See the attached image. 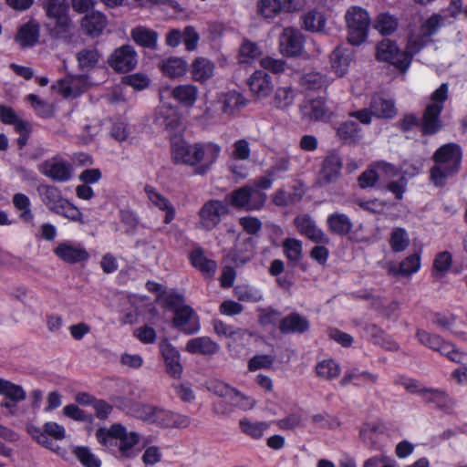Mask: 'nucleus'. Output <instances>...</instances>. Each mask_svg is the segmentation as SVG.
<instances>
[{"label":"nucleus","instance_id":"obj_15","mask_svg":"<svg viewBox=\"0 0 467 467\" xmlns=\"http://www.w3.org/2000/svg\"><path fill=\"white\" fill-rule=\"evenodd\" d=\"M302 118L307 120H324L331 116V111L322 98L306 99L300 105Z\"/></svg>","mask_w":467,"mask_h":467},{"label":"nucleus","instance_id":"obj_46","mask_svg":"<svg viewBox=\"0 0 467 467\" xmlns=\"http://www.w3.org/2000/svg\"><path fill=\"white\" fill-rule=\"evenodd\" d=\"M13 204L20 212L19 217L26 223H31L34 220V214L30 208V200L24 193H16L13 196Z\"/></svg>","mask_w":467,"mask_h":467},{"label":"nucleus","instance_id":"obj_42","mask_svg":"<svg viewBox=\"0 0 467 467\" xmlns=\"http://www.w3.org/2000/svg\"><path fill=\"white\" fill-rule=\"evenodd\" d=\"M239 425L245 435L254 440H259L264 436L265 431L270 427V422L253 421L248 418H244L240 420Z\"/></svg>","mask_w":467,"mask_h":467},{"label":"nucleus","instance_id":"obj_12","mask_svg":"<svg viewBox=\"0 0 467 467\" xmlns=\"http://www.w3.org/2000/svg\"><path fill=\"white\" fill-rule=\"evenodd\" d=\"M249 89L257 100L264 99L270 96L274 89L272 78L263 70H256L247 79Z\"/></svg>","mask_w":467,"mask_h":467},{"label":"nucleus","instance_id":"obj_45","mask_svg":"<svg viewBox=\"0 0 467 467\" xmlns=\"http://www.w3.org/2000/svg\"><path fill=\"white\" fill-rule=\"evenodd\" d=\"M303 23L308 31L323 32L326 26V18L321 12L311 10L304 16Z\"/></svg>","mask_w":467,"mask_h":467},{"label":"nucleus","instance_id":"obj_5","mask_svg":"<svg viewBox=\"0 0 467 467\" xmlns=\"http://www.w3.org/2000/svg\"><path fill=\"white\" fill-rule=\"evenodd\" d=\"M376 55L379 60L388 61L401 71H405L410 64V57L400 52L395 43L389 39H384L378 44Z\"/></svg>","mask_w":467,"mask_h":467},{"label":"nucleus","instance_id":"obj_24","mask_svg":"<svg viewBox=\"0 0 467 467\" xmlns=\"http://www.w3.org/2000/svg\"><path fill=\"white\" fill-rule=\"evenodd\" d=\"M58 87L65 97H77L88 89V78L84 75L67 76L59 80Z\"/></svg>","mask_w":467,"mask_h":467},{"label":"nucleus","instance_id":"obj_61","mask_svg":"<svg viewBox=\"0 0 467 467\" xmlns=\"http://www.w3.org/2000/svg\"><path fill=\"white\" fill-rule=\"evenodd\" d=\"M227 199L233 207L247 211V185L240 187L232 192Z\"/></svg>","mask_w":467,"mask_h":467},{"label":"nucleus","instance_id":"obj_64","mask_svg":"<svg viewBox=\"0 0 467 467\" xmlns=\"http://www.w3.org/2000/svg\"><path fill=\"white\" fill-rule=\"evenodd\" d=\"M442 23L443 18L441 16L433 15L420 26V30L431 39V36L438 31Z\"/></svg>","mask_w":467,"mask_h":467},{"label":"nucleus","instance_id":"obj_50","mask_svg":"<svg viewBox=\"0 0 467 467\" xmlns=\"http://www.w3.org/2000/svg\"><path fill=\"white\" fill-rule=\"evenodd\" d=\"M283 249L285 257L291 262H298L302 257V243L297 239L286 238L283 243Z\"/></svg>","mask_w":467,"mask_h":467},{"label":"nucleus","instance_id":"obj_59","mask_svg":"<svg viewBox=\"0 0 467 467\" xmlns=\"http://www.w3.org/2000/svg\"><path fill=\"white\" fill-rule=\"evenodd\" d=\"M398 26L397 19L389 15L381 14L378 16L375 24V27L382 35H390L393 33Z\"/></svg>","mask_w":467,"mask_h":467},{"label":"nucleus","instance_id":"obj_10","mask_svg":"<svg viewBox=\"0 0 467 467\" xmlns=\"http://www.w3.org/2000/svg\"><path fill=\"white\" fill-rule=\"evenodd\" d=\"M220 151L221 147L215 143H198V149H196L198 155L195 173L200 175L205 174L216 162Z\"/></svg>","mask_w":467,"mask_h":467},{"label":"nucleus","instance_id":"obj_4","mask_svg":"<svg viewBox=\"0 0 467 467\" xmlns=\"http://www.w3.org/2000/svg\"><path fill=\"white\" fill-rule=\"evenodd\" d=\"M43 8L49 19L48 26L57 36L67 33L72 28L68 5L64 0H44Z\"/></svg>","mask_w":467,"mask_h":467},{"label":"nucleus","instance_id":"obj_7","mask_svg":"<svg viewBox=\"0 0 467 467\" xmlns=\"http://www.w3.org/2000/svg\"><path fill=\"white\" fill-rule=\"evenodd\" d=\"M149 421L164 428H186L190 425L191 420L186 415L178 414L162 408L151 406Z\"/></svg>","mask_w":467,"mask_h":467},{"label":"nucleus","instance_id":"obj_37","mask_svg":"<svg viewBox=\"0 0 467 467\" xmlns=\"http://www.w3.org/2000/svg\"><path fill=\"white\" fill-rule=\"evenodd\" d=\"M38 36V25L30 21L19 28L16 36V40L22 47H28L34 46L37 42Z\"/></svg>","mask_w":467,"mask_h":467},{"label":"nucleus","instance_id":"obj_14","mask_svg":"<svg viewBox=\"0 0 467 467\" xmlns=\"http://www.w3.org/2000/svg\"><path fill=\"white\" fill-rule=\"evenodd\" d=\"M198 143L189 144L183 140H177L171 145V158L175 163L189 166L197 165Z\"/></svg>","mask_w":467,"mask_h":467},{"label":"nucleus","instance_id":"obj_62","mask_svg":"<svg viewBox=\"0 0 467 467\" xmlns=\"http://www.w3.org/2000/svg\"><path fill=\"white\" fill-rule=\"evenodd\" d=\"M151 406L152 405L141 404L135 401H128V406L125 410L127 413H130L132 416L140 419L144 421H149L150 414L149 409H151Z\"/></svg>","mask_w":467,"mask_h":467},{"label":"nucleus","instance_id":"obj_13","mask_svg":"<svg viewBox=\"0 0 467 467\" xmlns=\"http://www.w3.org/2000/svg\"><path fill=\"white\" fill-rule=\"evenodd\" d=\"M174 314L172 324L181 331L193 334L200 329L198 317L189 306L176 307Z\"/></svg>","mask_w":467,"mask_h":467},{"label":"nucleus","instance_id":"obj_11","mask_svg":"<svg viewBox=\"0 0 467 467\" xmlns=\"http://www.w3.org/2000/svg\"><path fill=\"white\" fill-rule=\"evenodd\" d=\"M294 224L300 234L305 235L312 242L317 244H328V237L317 226L310 215H297L294 219Z\"/></svg>","mask_w":467,"mask_h":467},{"label":"nucleus","instance_id":"obj_28","mask_svg":"<svg viewBox=\"0 0 467 467\" xmlns=\"http://www.w3.org/2000/svg\"><path fill=\"white\" fill-rule=\"evenodd\" d=\"M190 260L192 265L206 277L213 276L216 272V262L207 258L202 248L193 249L190 254Z\"/></svg>","mask_w":467,"mask_h":467},{"label":"nucleus","instance_id":"obj_60","mask_svg":"<svg viewBox=\"0 0 467 467\" xmlns=\"http://www.w3.org/2000/svg\"><path fill=\"white\" fill-rule=\"evenodd\" d=\"M431 39L428 36H425L422 32H419L417 35H411L409 38L407 49L404 52L412 58L413 55L417 54L421 50V48L430 42Z\"/></svg>","mask_w":467,"mask_h":467},{"label":"nucleus","instance_id":"obj_35","mask_svg":"<svg viewBox=\"0 0 467 467\" xmlns=\"http://www.w3.org/2000/svg\"><path fill=\"white\" fill-rule=\"evenodd\" d=\"M309 328L308 320L297 314L292 313L287 317H284L280 323L279 329L281 332L289 333H304Z\"/></svg>","mask_w":467,"mask_h":467},{"label":"nucleus","instance_id":"obj_52","mask_svg":"<svg viewBox=\"0 0 467 467\" xmlns=\"http://www.w3.org/2000/svg\"><path fill=\"white\" fill-rule=\"evenodd\" d=\"M451 265V255L449 252H441L437 254L433 262L432 275L441 279Z\"/></svg>","mask_w":467,"mask_h":467},{"label":"nucleus","instance_id":"obj_49","mask_svg":"<svg viewBox=\"0 0 467 467\" xmlns=\"http://www.w3.org/2000/svg\"><path fill=\"white\" fill-rule=\"evenodd\" d=\"M100 55L96 48H84L77 53L78 66L82 69L93 68L99 62Z\"/></svg>","mask_w":467,"mask_h":467},{"label":"nucleus","instance_id":"obj_31","mask_svg":"<svg viewBox=\"0 0 467 467\" xmlns=\"http://www.w3.org/2000/svg\"><path fill=\"white\" fill-rule=\"evenodd\" d=\"M37 191L45 205L53 213L58 212L59 206L67 200L63 198L59 189L52 185H40Z\"/></svg>","mask_w":467,"mask_h":467},{"label":"nucleus","instance_id":"obj_36","mask_svg":"<svg viewBox=\"0 0 467 467\" xmlns=\"http://www.w3.org/2000/svg\"><path fill=\"white\" fill-rule=\"evenodd\" d=\"M305 192L301 185L295 186L292 192H287L285 189H278L272 196V201L278 207H286L298 202Z\"/></svg>","mask_w":467,"mask_h":467},{"label":"nucleus","instance_id":"obj_6","mask_svg":"<svg viewBox=\"0 0 467 467\" xmlns=\"http://www.w3.org/2000/svg\"><path fill=\"white\" fill-rule=\"evenodd\" d=\"M417 337L421 344L440 352L451 361L461 362L462 360L463 354L451 343L443 341L439 336L431 335L424 330H418Z\"/></svg>","mask_w":467,"mask_h":467},{"label":"nucleus","instance_id":"obj_20","mask_svg":"<svg viewBox=\"0 0 467 467\" xmlns=\"http://www.w3.org/2000/svg\"><path fill=\"white\" fill-rule=\"evenodd\" d=\"M56 255L67 264L86 262L89 254L81 245H74L70 243H61L54 250Z\"/></svg>","mask_w":467,"mask_h":467},{"label":"nucleus","instance_id":"obj_56","mask_svg":"<svg viewBox=\"0 0 467 467\" xmlns=\"http://www.w3.org/2000/svg\"><path fill=\"white\" fill-rule=\"evenodd\" d=\"M282 10L279 0H260L257 4V12L265 18H273Z\"/></svg>","mask_w":467,"mask_h":467},{"label":"nucleus","instance_id":"obj_16","mask_svg":"<svg viewBox=\"0 0 467 467\" xmlns=\"http://www.w3.org/2000/svg\"><path fill=\"white\" fill-rule=\"evenodd\" d=\"M279 43L284 54L294 57L301 54L304 39L298 29L286 27L280 36Z\"/></svg>","mask_w":467,"mask_h":467},{"label":"nucleus","instance_id":"obj_17","mask_svg":"<svg viewBox=\"0 0 467 467\" xmlns=\"http://www.w3.org/2000/svg\"><path fill=\"white\" fill-rule=\"evenodd\" d=\"M160 349L165 362L167 373L172 378L179 379L182 373L180 353L167 338L161 341Z\"/></svg>","mask_w":467,"mask_h":467},{"label":"nucleus","instance_id":"obj_26","mask_svg":"<svg viewBox=\"0 0 467 467\" xmlns=\"http://www.w3.org/2000/svg\"><path fill=\"white\" fill-rule=\"evenodd\" d=\"M145 192L149 201L154 206L166 213L163 220L164 223H171V222L175 218L176 213L170 201L150 186L145 187Z\"/></svg>","mask_w":467,"mask_h":467},{"label":"nucleus","instance_id":"obj_44","mask_svg":"<svg viewBox=\"0 0 467 467\" xmlns=\"http://www.w3.org/2000/svg\"><path fill=\"white\" fill-rule=\"evenodd\" d=\"M0 395L13 402H19L26 399V392L21 386L3 379H0Z\"/></svg>","mask_w":467,"mask_h":467},{"label":"nucleus","instance_id":"obj_22","mask_svg":"<svg viewBox=\"0 0 467 467\" xmlns=\"http://www.w3.org/2000/svg\"><path fill=\"white\" fill-rule=\"evenodd\" d=\"M155 123L170 133L175 132L181 126V120L176 109L170 105H162L157 109Z\"/></svg>","mask_w":467,"mask_h":467},{"label":"nucleus","instance_id":"obj_43","mask_svg":"<svg viewBox=\"0 0 467 467\" xmlns=\"http://www.w3.org/2000/svg\"><path fill=\"white\" fill-rule=\"evenodd\" d=\"M296 91L291 86L278 88L274 95L273 105L278 109H286L295 100Z\"/></svg>","mask_w":467,"mask_h":467},{"label":"nucleus","instance_id":"obj_33","mask_svg":"<svg viewBox=\"0 0 467 467\" xmlns=\"http://www.w3.org/2000/svg\"><path fill=\"white\" fill-rule=\"evenodd\" d=\"M160 67L163 75L170 78H176L185 75L188 64L182 57H171L161 60Z\"/></svg>","mask_w":467,"mask_h":467},{"label":"nucleus","instance_id":"obj_18","mask_svg":"<svg viewBox=\"0 0 467 467\" xmlns=\"http://www.w3.org/2000/svg\"><path fill=\"white\" fill-rule=\"evenodd\" d=\"M442 109L443 105L439 103H431L425 108L421 119V132L424 135L435 134L441 129L440 115Z\"/></svg>","mask_w":467,"mask_h":467},{"label":"nucleus","instance_id":"obj_39","mask_svg":"<svg viewBox=\"0 0 467 467\" xmlns=\"http://www.w3.org/2000/svg\"><path fill=\"white\" fill-rule=\"evenodd\" d=\"M216 103L221 104L222 112L232 116L244 105V100L241 94L237 92H229L222 95Z\"/></svg>","mask_w":467,"mask_h":467},{"label":"nucleus","instance_id":"obj_1","mask_svg":"<svg viewBox=\"0 0 467 467\" xmlns=\"http://www.w3.org/2000/svg\"><path fill=\"white\" fill-rule=\"evenodd\" d=\"M462 159V151L457 143L441 146L432 156L435 165L431 169V182L436 186H443L447 178L459 171Z\"/></svg>","mask_w":467,"mask_h":467},{"label":"nucleus","instance_id":"obj_38","mask_svg":"<svg viewBox=\"0 0 467 467\" xmlns=\"http://www.w3.org/2000/svg\"><path fill=\"white\" fill-rule=\"evenodd\" d=\"M328 230L337 235H347L352 230L353 224L348 215L333 213L327 220Z\"/></svg>","mask_w":467,"mask_h":467},{"label":"nucleus","instance_id":"obj_27","mask_svg":"<svg viewBox=\"0 0 467 467\" xmlns=\"http://www.w3.org/2000/svg\"><path fill=\"white\" fill-rule=\"evenodd\" d=\"M370 110L375 117L391 119L397 115V109L392 99L375 95L370 101Z\"/></svg>","mask_w":467,"mask_h":467},{"label":"nucleus","instance_id":"obj_58","mask_svg":"<svg viewBox=\"0 0 467 467\" xmlns=\"http://www.w3.org/2000/svg\"><path fill=\"white\" fill-rule=\"evenodd\" d=\"M59 212H56L55 213L64 216L72 222L79 223L80 224H84L85 222L83 220V213L80 210L72 204L69 201L66 200L65 203L59 206Z\"/></svg>","mask_w":467,"mask_h":467},{"label":"nucleus","instance_id":"obj_8","mask_svg":"<svg viewBox=\"0 0 467 467\" xmlns=\"http://www.w3.org/2000/svg\"><path fill=\"white\" fill-rule=\"evenodd\" d=\"M227 213L228 208L223 202L210 200L199 211L200 223L202 228L212 230L219 224L222 216Z\"/></svg>","mask_w":467,"mask_h":467},{"label":"nucleus","instance_id":"obj_23","mask_svg":"<svg viewBox=\"0 0 467 467\" xmlns=\"http://www.w3.org/2000/svg\"><path fill=\"white\" fill-rule=\"evenodd\" d=\"M341 168L342 160L337 154L331 153L327 155L323 161L319 173V182L327 184L336 182L340 175Z\"/></svg>","mask_w":467,"mask_h":467},{"label":"nucleus","instance_id":"obj_55","mask_svg":"<svg viewBox=\"0 0 467 467\" xmlns=\"http://www.w3.org/2000/svg\"><path fill=\"white\" fill-rule=\"evenodd\" d=\"M420 267V258L419 254L407 256L399 265V270H395V275H410L417 272Z\"/></svg>","mask_w":467,"mask_h":467},{"label":"nucleus","instance_id":"obj_3","mask_svg":"<svg viewBox=\"0 0 467 467\" xmlns=\"http://www.w3.org/2000/svg\"><path fill=\"white\" fill-rule=\"evenodd\" d=\"M348 36L351 45L358 46L365 41L370 25L368 13L362 7L351 6L345 16Z\"/></svg>","mask_w":467,"mask_h":467},{"label":"nucleus","instance_id":"obj_34","mask_svg":"<svg viewBox=\"0 0 467 467\" xmlns=\"http://www.w3.org/2000/svg\"><path fill=\"white\" fill-rule=\"evenodd\" d=\"M214 64L205 57H197L192 64L191 73L193 80L203 83L213 76Z\"/></svg>","mask_w":467,"mask_h":467},{"label":"nucleus","instance_id":"obj_9","mask_svg":"<svg viewBox=\"0 0 467 467\" xmlns=\"http://www.w3.org/2000/svg\"><path fill=\"white\" fill-rule=\"evenodd\" d=\"M109 64L116 71H130L137 65V53L131 46L123 45L111 54Z\"/></svg>","mask_w":467,"mask_h":467},{"label":"nucleus","instance_id":"obj_30","mask_svg":"<svg viewBox=\"0 0 467 467\" xmlns=\"http://www.w3.org/2000/svg\"><path fill=\"white\" fill-rule=\"evenodd\" d=\"M351 61V51L347 48L337 47L330 55L331 68L338 77L348 72Z\"/></svg>","mask_w":467,"mask_h":467},{"label":"nucleus","instance_id":"obj_21","mask_svg":"<svg viewBox=\"0 0 467 467\" xmlns=\"http://www.w3.org/2000/svg\"><path fill=\"white\" fill-rule=\"evenodd\" d=\"M40 171L57 182H67L72 176L71 166L67 162L57 159L46 161L41 165Z\"/></svg>","mask_w":467,"mask_h":467},{"label":"nucleus","instance_id":"obj_19","mask_svg":"<svg viewBox=\"0 0 467 467\" xmlns=\"http://www.w3.org/2000/svg\"><path fill=\"white\" fill-rule=\"evenodd\" d=\"M199 88L193 84H180L170 89V96L182 108H192L199 98Z\"/></svg>","mask_w":467,"mask_h":467},{"label":"nucleus","instance_id":"obj_25","mask_svg":"<svg viewBox=\"0 0 467 467\" xmlns=\"http://www.w3.org/2000/svg\"><path fill=\"white\" fill-rule=\"evenodd\" d=\"M80 25L87 35L95 37L102 34L108 25V19L101 12L94 11L83 16Z\"/></svg>","mask_w":467,"mask_h":467},{"label":"nucleus","instance_id":"obj_47","mask_svg":"<svg viewBox=\"0 0 467 467\" xmlns=\"http://www.w3.org/2000/svg\"><path fill=\"white\" fill-rule=\"evenodd\" d=\"M300 85L309 90H318L327 86V79L321 73L310 71L300 78Z\"/></svg>","mask_w":467,"mask_h":467},{"label":"nucleus","instance_id":"obj_54","mask_svg":"<svg viewBox=\"0 0 467 467\" xmlns=\"http://www.w3.org/2000/svg\"><path fill=\"white\" fill-rule=\"evenodd\" d=\"M410 244L407 232L402 228H395L390 235L389 244L391 249L396 252L404 251Z\"/></svg>","mask_w":467,"mask_h":467},{"label":"nucleus","instance_id":"obj_48","mask_svg":"<svg viewBox=\"0 0 467 467\" xmlns=\"http://www.w3.org/2000/svg\"><path fill=\"white\" fill-rule=\"evenodd\" d=\"M318 377L327 380H332L337 378L340 374V367L332 359H327L319 362L316 368Z\"/></svg>","mask_w":467,"mask_h":467},{"label":"nucleus","instance_id":"obj_57","mask_svg":"<svg viewBox=\"0 0 467 467\" xmlns=\"http://www.w3.org/2000/svg\"><path fill=\"white\" fill-rule=\"evenodd\" d=\"M73 454L85 467H100V461L88 447H76L73 450Z\"/></svg>","mask_w":467,"mask_h":467},{"label":"nucleus","instance_id":"obj_63","mask_svg":"<svg viewBox=\"0 0 467 467\" xmlns=\"http://www.w3.org/2000/svg\"><path fill=\"white\" fill-rule=\"evenodd\" d=\"M232 158L239 161H246L250 158V144L245 139L236 140L233 145Z\"/></svg>","mask_w":467,"mask_h":467},{"label":"nucleus","instance_id":"obj_29","mask_svg":"<svg viewBox=\"0 0 467 467\" xmlns=\"http://www.w3.org/2000/svg\"><path fill=\"white\" fill-rule=\"evenodd\" d=\"M185 350L191 354L214 355L219 350V345L209 337H199L189 340Z\"/></svg>","mask_w":467,"mask_h":467},{"label":"nucleus","instance_id":"obj_2","mask_svg":"<svg viewBox=\"0 0 467 467\" xmlns=\"http://www.w3.org/2000/svg\"><path fill=\"white\" fill-rule=\"evenodd\" d=\"M96 437L104 446H117L121 458L130 459L136 455L133 447L139 443L140 435L128 431L121 424H113L109 430L99 429Z\"/></svg>","mask_w":467,"mask_h":467},{"label":"nucleus","instance_id":"obj_53","mask_svg":"<svg viewBox=\"0 0 467 467\" xmlns=\"http://www.w3.org/2000/svg\"><path fill=\"white\" fill-rule=\"evenodd\" d=\"M229 403L244 410H252L255 405V400L245 396L235 389H232L229 396L225 399Z\"/></svg>","mask_w":467,"mask_h":467},{"label":"nucleus","instance_id":"obj_51","mask_svg":"<svg viewBox=\"0 0 467 467\" xmlns=\"http://www.w3.org/2000/svg\"><path fill=\"white\" fill-rule=\"evenodd\" d=\"M267 195L252 185H247V211H258L266 202Z\"/></svg>","mask_w":467,"mask_h":467},{"label":"nucleus","instance_id":"obj_41","mask_svg":"<svg viewBox=\"0 0 467 467\" xmlns=\"http://www.w3.org/2000/svg\"><path fill=\"white\" fill-rule=\"evenodd\" d=\"M420 394L422 396L425 401L435 403L439 408L449 410L453 406V401L449 396L439 389H423L420 390Z\"/></svg>","mask_w":467,"mask_h":467},{"label":"nucleus","instance_id":"obj_40","mask_svg":"<svg viewBox=\"0 0 467 467\" xmlns=\"http://www.w3.org/2000/svg\"><path fill=\"white\" fill-rule=\"evenodd\" d=\"M131 38L140 46L156 49L158 34L144 26H137L131 30Z\"/></svg>","mask_w":467,"mask_h":467},{"label":"nucleus","instance_id":"obj_32","mask_svg":"<svg viewBox=\"0 0 467 467\" xmlns=\"http://www.w3.org/2000/svg\"><path fill=\"white\" fill-rule=\"evenodd\" d=\"M362 130L354 120H347L339 124L337 129V138L347 144H356L362 138Z\"/></svg>","mask_w":467,"mask_h":467}]
</instances>
